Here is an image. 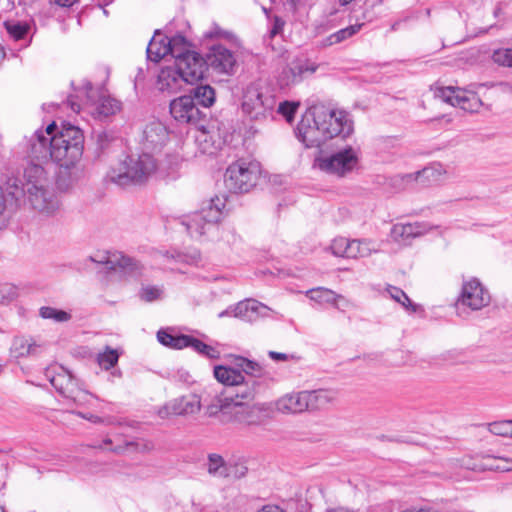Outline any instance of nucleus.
Here are the masks:
<instances>
[{
  "instance_id": "nucleus-1",
  "label": "nucleus",
  "mask_w": 512,
  "mask_h": 512,
  "mask_svg": "<svg viewBox=\"0 0 512 512\" xmlns=\"http://www.w3.org/2000/svg\"><path fill=\"white\" fill-rule=\"evenodd\" d=\"M83 132L71 124H63L59 130L53 122L45 129H38L30 138L29 155L40 162L49 159L59 165H74L82 157Z\"/></svg>"
},
{
  "instance_id": "nucleus-2",
  "label": "nucleus",
  "mask_w": 512,
  "mask_h": 512,
  "mask_svg": "<svg viewBox=\"0 0 512 512\" xmlns=\"http://www.w3.org/2000/svg\"><path fill=\"white\" fill-rule=\"evenodd\" d=\"M354 132L351 115L323 104L308 108L296 128V137L306 148H319L334 137L343 139Z\"/></svg>"
},
{
  "instance_id": "nucleus-3",
  "label": "nucleus",
  "mask_w": 512,
  "mask_h": 512,
  "mask_svg": "<svg viewBox=\"0 0 512 512\" xmlns=\"http://www.w3.org/2000/svg\"><path fill=\"white\" fill-rule=\"evenodd\" d=\"M207 410L211 416L220 413L224 422L242 426H257L270 416L272 405L269 403L233 402L232 398H214Z\"/></svg>"
},
{
  "instance_id": "nucleus-4",
  "label": "nucleus",
  "mask_w": 512,
  "mask_h": 512,
  "mask_svg": "<svg viewBox=\"0 0 512 512\" xmlns=\"http://www.w3.org/2000/svg\"><path fill=\"white\" fill-rule=\"evenodd\" d=\"M157 170V162L149 152L127 157L117 168H112L109 178L112 182L125 186L146 182Z\"/></svg>"
},
{
  "instance_id": "nucleus-5",
  "label": "nucleus",
  "mask_w": 512,
  "mask_h": 512,
  "mask_svg": "<svg viewBox=\"0 0 512 512\" xmlns=\"http://www.w3.org/2000/svg\"><path fill=\"white\" fill-rule=\"evenodd\" d=\"M358 165L359 151L352 146H346L331 154L320 155L313 162V168L338 178L351 174Z\"/></svg>"
},
{
  "instance_id": "nucleus-6",
  "label": "nucleus",
  "mask_w": 512,
  "mask_h": 512,
  "mask_svg": "<svg viewBox=\"0 0 512 512\" xmlns=\"http://www.w3.org/2000/svg\"><path fill=\"white\" fill-rule=\"evenodd\" d=\"M276 104V98L268 88L253 83L245 89L241 106L251 120L262 121L272 115Z\"/></svg>"
},
{
  "instance_id": "nucleus-7",
  "label": "nucleus",
  "mask_w": 512,
  "mask_h": 512,
  "mask_svg": "<svg viewBox=\"0 0 512 512\" xmlns=\"http://www.w3.org/2000/svg\"><path fill=\"white\" fill-rule=\"evenodd\" d=\"M260 173L257 161L239 159L227 167L224 176L225 186L233 193L249 192L256 185Z\"/></svg>"
},
{
  "instance_id": "nucleus-8",
  "label": "nucleus",
  "mask_w": 512,
  "mask_h": 512,
  "mask_svg": "<svg viewBox=\"0 0 512 512\" xmlns=\"http://www.w3.org/2000/svg\"><path fill=\"white\" fill-rule=\"evenodd\" d=\"M225 206V199L216 196L200 211L190 215L183 224L192 237L203 236L221 220Z\"/></svg>"
},
{
  "instance_id": "nucleus-9",
  "label": "nucleus",
  "mask_w": 512,
  "mask_h": 512,
  "mask_svg": "<svg viewBox=\"0 0 512 512\" xmlns=\"http://www.w3.org/2000/svg\"><path fill=\"white\" fill-rule=\"evenodd\" d=\"M435 97L439 98L445 103L467 112H477L482 106V101L479 96L472 91L464 90L455 87H439L435 90Z\"/></svg>"
},
{
  "instance_id": "nucleus-10",
  "label": "nucleus",
  "mask_w": 512,
  "mask_h": 512,
  "mask_svg": "<svg viewBox=\"0 0 512 512\" xmlns=\"http://www.w3.org/2000/svg\"><path fill=\"white\" fill-rule=\"evenodd\" d=\"M48 184L47 173L43 166L40 164L30 163L24 169L23 182L21 183V186L18 184L17 179H13L7 182V189L9 190L10 195L15 199H18L24 193L32 191L34 189L32 186L41 188Z\"/></svg>"
},
{
  "instance_id": "nucleus-11",
  "label": "nucleus",
  "mask_w": 512,
  "mask_h": 512,
  "mask_svg": "<svg viewBox=\"0 0 512 512\" xmlns=\"http://www.w3.org/2000/svg\"><path fill=\"white\" fill-rule=\"evenodd\" d=\"M490 301L491 297L488 290L477 279L473 278L463 283L456 307L458 310L469 308L472 311H477L488 306Z\"/></svg>"
},
{
  "instance_id": "nucleus-12",
  "label": "nucleus",
  "mask_w": 512,
  "mask_h": 512,
  "mask_svg": "<svg viewBox=\"0 0 512 512\" xmlns=\"http://www.w3.org/2000/svg\"><path fill=\"white\" fill-rule=\"evenodd\" d=\"M317 68V64L307 58H295L281 70L278 83L281 87L300 83L307 76L314 74Z\"/></svg>"
},
{
  "instance_id": "nucleus-13",
  "label": "nucleus",
  "mask_w": 512,
  "mask_h": 512,
  "mask_svg": "<svg viewBox=\"0 0 512 512\" xmlns=\"http://www.w3.org/2000/svg\"><path fill=\"white\" fill-rule=\"evenodd\" d=\"M170 114L181 124H196L203 116L191 95H183L172 100Z\"/></svg>"
},
{
  "instance_id": "nucleus-14",
  "label": "nucleus",
  "mask_w": 512,
  "mask_h": 512,
  "mask_svg": "<svg viewBox=\"0 0 512 512\" xmlns=\"http://www.w3.org/2000/svg\"><path fill=\"white\" fill-rule=\"evenodd\" d=\"M27 192L28 200L33 208L47 216H53L60 210V201L55 193L47 186Z\"/></svg>"
},
{
  "instance_id": "nucleus-15",
  "label": "nucleus",
  "mask_w": 512,
  "mask_h": 512,
  "mask_svg": "<svg viewBox=\"0 0 512 512\" xmlns=\"http://www.w3.org/2000/svg\"><path fill=\"white\" fill-rule=\"evenodd\" d=\"M201 409V400L196 394H189L166 403L158 410L161 418L170 416L191 415L199 412Z\"/></svg>"
},
{
  "instance_id": "nucleus-16",
  "label": "nucleus",
  "mask_w": 512,
  "mask_h": 512,
  "mask_svg": "<svg viewBox=\"0 0 512 512\" xmlns=\"http://www.w3.org/2000/svg\"><path fill=\"white\" fill-rule=\"evenodd\" d=\"M175 67L185 79L186 84H194L203 78L206 62L196 52L186 53L175 61Z\"/></svg>"
},
{
  "instance_id": "nucleus-17",
  "label": "nucleus",
  "mask_w": 512,
  "mask_h": 512,
  "mask_svg": "<svg viewBox=\"0 0 512 512\" xmlns=\"http://www.w3.org/2000/svg\"><path fill=\"white\" fill-rule=\"evenodd\" d=\"M270 404L272 410L282 414H302L307 412L306 390L286 393Z\"/></svg>"
},
{
  "instance_id": "nucleus-18",
  "label": "nucleus",
  "mask_w": 512,
  "mask_h": 512,
  "mask_svg": "<svg viewBox=\"0 0 512 512\" xmlns=\"http://www.w3.org/2000/svg\"><path fill=\"white\" fill-rule=\"evenodd\" d=\"M432 230L426 222L397 223L391 228L392 239L399 243H406L414 238L423 236Z\"/></svg>"
},
{
  "instance_id": "nucleus-19",
  "label": "nucleus",
  "mask_w": 512,
  "mask_h": 512,
  "mask_svg": "<svg viewBox=\"0 0 512 512\" xmlns=\"http://www.w3.org/2000/svg\"><path fill=\"white\" fill-rule=\"evenodd\" d=\"M45 376L51 385L65 398L72 394L79 382L63 367H49L45 370Z\"/></svg>"
},
{
  "instance_id": "nucleus-20",
  "label": "nucleus",
  "mask_w": 512,
  "mask_h": 512,
  "mask_svg": "<svg viewBox=\"0 0 512 512\" xmlns=\"http://www.w3.org/2000/svg\"><path fill=\"white\" fill-rule=\"evenodd\" d=\"M258 383L253 378L243 377V381L239 384H235L233 388H230L215 398H232L233 402L251 403L257 393Z\"/></svg>"
},
{
  "instance_id": "nucleus-21",
  "label": "nucleus",
  "mask_w": 512,
  "mask_h": 512,
  "mask_svg": "<svg viewBox=\"0 0 512 512\" xmlns=\"http://www.w3.org/2000/svg\"><path fill=\"white\" fill-rule=\"evenodd\" d=\"M167 139L168 132L164 124L160 121H152L143 130V149L146 152L159 149L166 143Z\"/></svg>"
},
{
  "instance_id": "nucleus-22",
  "label": "nucleus",
  "mask_w": 512,
  "mask_h": 512,
  "mask_svg": "<svg viewBox=\"0 0 512 512\" xmlns=\"http://www.w3.org/2000/svg\"><path fill=\"white\" fill-rule=\"evenodd\" d=\"M209 65L219 73L230 74L236 63L234 54L222 45H215L208 54Z\"/></svg>"
},
{
  "instance_id": "nucleus-23",
  "label": "nucleus",
  "mask_w": 512,
  "mask_h": 512,
  "mask_svg": "<svg viewBox=\"0 0 512 512\" xmlns=\"http://www.w3.org/2000/svg\"><path fill=\"white\" fill-rule=\"evenodd\" d=\"M338 398L335 389L306 390L307 412H317L327 409Z\"/></svg>"
},
{
  "instance_id": "nucleus-24",
  "label": "nucleus",
  "mask_w": 512,
  "mask_h": 512,
  "mask_svg": "<svg viewBox=\"0 0 512 512\" xmlns=\"http://www.w3.org/2000/svg\"><path fill=\"white\" fill-rule=\"evenodd\" d=\"M185 84V79L181 76L175 66L162 68L158 74L156 82L157 88L161 92H166L168 94L180 91L183 89Z\"/></svg>"
},
{
  "instance_id": "nucleus-25",
  "label": "nucleus",
  "mask_w": 512,
  "mask_h": 512,
  "mask_svg": "<svg viewBox=\"0 0 512 512\" xmlns=\"http://www.w3.org/2000/svg\"><path fill=\"white\" fill-rule=\"evenodd\" d=\"M103 262L110 269H121L124 272L136 276L140 274L142 266L135 259L124 255L122 252L114 251L108 252Z\"/></svg>"
},
{
  "instance_id": "nucleus-26",
  "label": "nucleus",
  "mask_w": 512,
  "mask_h": 512,
  "mask_svg": "<svg viewBox=\"0 0 512 512\" xmlns=\"http://www.w3.org/2000/svg\"><path fill=\"white\" fill-rule=\"evenodd\" d=\"M306 296L319 304H331L337 309H344L350 306V301L344 296L324 287L310 289L306 291Z\"/></svg>"
},
{
  "instance_id": "nucleus-27",
  "label": "nucleus",
  "mask_w": 512,
  "mask_h": 512,
  "mask_svg": "<svg viewBox=\"0 0 512 512\" xmlns=\"http://www.w3.org/2000/svg\"><path fill=\"white\" fill-rule=\"evenodd\" d=\"M75 165H60L56 179V187L59 191H71L83 178V170Z\"/></svg>"
},
{
  "instance_id": "nucleus-28",
  "label": "nucleus",
  "mask_w": 512,
  "mask_h": 512,
  "mask_svg": "<svg viewBox=\"0 0 512 512\" xmlns=\"http://www.w3.org/2000/svg\"><path fill=\"white\" fill-rule=\"evenodd\" d=\"M43 350L42 345L37 344L31 338L16 337L10 348L11 357L20 359L23 357L36 356Z\"/></svg>"
},
{
  "instance_id": "nucleus-29",
  "label": "nucleus",
  "mask_w": 512,
  "mask_h": 512,
  "mask_svg": "<svg viewBox=\"0 0 512 512\" xmlns=\"http://www.w3.org/2000/svg\"><path fill=\"white\" fill-rule=\"evenodd\" d=\"M171 52L168 37L161 33H155L147 46V57L149 60L158 62Z\"/></svg>"
},
{
  "instance_id": "nucleus-30",
  "label": "nucleus",
  "mask_w": 512,
  "mask_h": 512,
  "mask_svg": "<svg viewBox=\"0 0 512 512\" xmlns=\"http://www.w3.org/2000/svg\"><path fill=\"white\" fill-rule=\"evenodd\" d=\"M112 440L110 438H106L103 441V445H100L99 448L110 450L114 453L121 454L126 450H133L138 452H149L153 450L154 444L151 441L140 440V441H127L124 445H117L112 447Z\"/></svg>"
},
{
  "instance_id": "nucleus-31",
  "label": "nucleus",
  "mask_w": 512,
  "mask_h": 512,
  "mask_svg": "<svg viewBox=\"0 0 512 512\" xmlns=\"http://www.w3.org/2000/svg\"><path fill=\"white\" fill-rule=\"evenodd\" d=\"M213 373L219 383L230 388H233L235 384L241 383L244 377L239 369L225 365L215 366Z\"/></svg>"
},
{
  "instance_id": "nucleus-32",
  "label": "nucleus",
  "mask_w": 512,
  "mask_h": 512,
  "mask_svg": "<svg viewBox=\"0 0 512 512\" xmlns=\"http://www.w3.org/2000/svg\"><path fill=\"white\" fill-rule=\"evenodd\" d=\"M121 109V104L110 96H101L91 107V113L97 118L109 117Z\"/></svg>"
},
{
  "instance_id": "nucleus-33",
  "label": "nucleus",
  "mask_w": 512,
  "mask_h": 512,
  "mask_svg": "<svg viewBox=\"0 0 512 512\" xmlns=\"http://www.w3.org/2000/svg\"><path fill=\"white\" fill-rule=\"evenodd\" d=\"M227 465L228 462L216 453L209 454L205 464L208 474L218 479H227Z\"/></svg>"
},
{
  "instance_id": "nucleus-34",
  "label": "nucleus",
  "mask_w": 512,
  "mask_h": 512,
  "mask_svg": "<svg viewBox=\"0 0 512 512\" xmlns=\"http://www.w3.org/2000/svg\"><path fill=\"white\" fill-rule=\"evenodd\" d=\"M378 251V247L372 240H351L350 256L349 258L356 259L360 257H368L372 253Z\"/></svg>"
},
{
  "instance_id": "nucleus-35",
  "label": "nucleus",
  "mask_w": 512,
  "mask_h": 512,
  "mask_svg": "<svg viewBox=\"0 0 512 512\" xmlns=\"http://www.w3.org/2000/svg\"><path fill=\"white\" fill-rule=\"evenodd\" d=\"M190 337L188 335H173L167 331L160 330L157 333L158 341L169 348L183 349L189 346Z\"/></svg>"
},
{
  "instance_id": "nucleus-36",
  "label": "nucleus",
  "mask_w": 512,
  "mask_h": 512,
  "mask_svg": "<svg viewBox=\"0 0 512 512\" xmlns=\"http://www.w3.org/2000/svg\"><path fill=\"white\" fill-rule=\"evenodd\" d=\"M234 317L243 320H250V313H258L260 309L266 308L263 304L256 300L240 301L236 305L232 306Z\"/></svg>"
},
{
  "instance_id": "nucleus-37",
  "label": "nucleus",
  "mask_w": 512,
  "mask_h": 512,
  "mask_svg": "<svg viewBox=\"0 0 512 512\" xmlns=\"http://www.w3.org/2000/svg\"><path fill=\"white\" fill-rule=\"evenodd\" d=\"M190 95L194 102L197 101V106L208 108L215 102V91L210 85H199L191 91Z\"/></svg>"
},
{
  "instance_id": "nucleus-38",
  "label": "nucleus",
  "mask_w": 512,
  "mask_h": 512,
  "mask_svg": "<svg viewBox=\"0 0 512 512\" xmlns=\"http://www.w3.org/2000/svg\"><path fill=\"white\" fill-rule=\"evenodd\" d=\"M433 174L434 173L431 168H424V169L414 172V173L397 175L394 177L393 182H394V185H397L400 188H404L406 185H408L412 182L424 183L425 181L423 179H428Z\"/></svg>"
},
{
  "instance_id": "nucleus-39",
  "label": "nucleus",
  "mask_w": 512,
  "mask_h": 512,
  "mask_svg": "<svg viewBox=\"0 0 512 512\" xmlns=\"http://www.w3.org/2000/svg\"><path fill=\"white\" fill-rule=\"evenodd\" d=\"M168 41L169 48L171 47V52L169 53L175 58V61L180 57L185 56L186 53H194V51L190 50V43L183 35L177 34L172 37H168Z\"/></svg>"
},
{
  "instance_id": "nucleus-40",
  "label": "nucleus",
  "mask_w": 512,
  "mask_h": 512,
  "mask_svg": "<svg viewBox=\"0 0 512 512\" xmlns=\"http://www.w3.org/2000/svg\"><path fill=\"white\" fill-rule=\"evenodd\" d=\"M236 366L241 371V373L244 372L248 376L247 378L254 379V377L261 376L263 372V369L259 363L243 357L237 358Z\"/></svg>"
},
{
  "instance_id": "nucleus-41",
  "label": "nucleus",
  "mask_w": 512,
  "mask_h": 512,
  "mask_svg": "<svg viewBox=\"0 0 512 512\" xmlns=\"http://www.w3.org/2000/svg\"><path fill=\"white\" fill-rule=\"evenodd\" d=\"M39 315L43 319H50L58 323L68 322L71 319L70 313L50 306L41 307Z\"/></svg>"
},
{
  "instance_id": "nucleus-42",
  "label": "nucleus",
  "mask_w": 512,
  "mask_h": 512,
  "mask_svg": "<svg viewBox=\"0 0 512 512\" xmlns=\"http://www.w3.org/2000/svg\"><path fill=\"white\" fill-rule=\"evenodd\" d=\"M361 27H362V24L351 25L349 27H346L344 29H341V30L331 34L326 39V45L337 44V43H340V42L350 38L351 36L356 34L361 29Z\"/></svg>"
},
{
  "instance_id": "nucleus-43",
  "label": "nucleus",
  "mask_w": 512,
  "mask_h": 512,
  "mask_svg": "<svg viewBox=\"0 0 512 512\" xmlns=\"http://www.w3.org/2000/svg\"><path fill=\"white\" fill-rule=\"evenodd\" d=\"M119 354L117 350L106 347L102 353L97 356V362L101 368L109 370L118 363Z\"/></svg>"
},
{
  "instance_id": "nucleus-44",
  "label": "nucleus",
  "mask_w": 512,
  "mask_h": 512,
  "mask_svg": "<svg viewBox=\"0 0 512 512\" xmlns=\"http://www.w3.org/2000/svg\"><path fill=\"white\" fill-rule=\"evenodd\" d=\"M190 340L191 341H190L188 347H191L196 352H198L210 359L219 358L220 352L215 347L207 345L204 342H202L201 340L194 338L192 336L190 337Z\"/></svg>"
},
{
  "instance_id": "nucleus-45",
  "label": "nucleus",
  "mask_w": 512,
  "mask_h": 512,
  "mask_svg": "<svg viewBox=\"0 0 512 512\" xmlns=\"http://www.w3.org/2000/svg\"><path fill=\"white\" fill-rule=\"evenodd\" d=\"M350 247L351 240L345 237H337L335 238L331 245L330 249L333 255L337 257L349 258L350 256Z\"/></svg>"
},
{
  "instance_id": "nucleus-46",
  "label": "nucleus",
  "mask_w": 512,
  "mask_h": 512,
  "mask_svg": "<svg viewBox=\"0 0 512 512\" xmlns=\"http://www.w3.org/2000/svg\"><path fill=\"white\" fill-rule=\"evenodd\" d=\"M488 430L494 435L512 438V420L492 422L488 424Z\"/></svg>"
},
{
  "instance_id": "nucleus-47",
  "label": "nucleus",
  "mask_w": 512,
  "mask_h": 512,
  "mask_svg": "<svg viewBox=\"0 0 512 512\" xmlns=\"http://www.w3.org/2000/svg\"><path fill=\"white\" fill-rule=\"evenodd\" d=\"M95 396L83 389L80 384H78L74 389L71 395L67 397L77 406H87L90 404V401Z\"/></svg>"
},
{
  "instance_id": "nucleus-48",
  "label": "nucleus",
  "mask_w": 512,
  "mask_h": 512,
  "mask_svg": "<svg viewBox=\"0 0 512 512\" xmlns=\"http://www.w3.org/2000/svg\"><path fill=\"white\" fill-rule=\"evenodd\" d=\"M299 106L300 103L298 101H283L279 103L277 112L282 115L287 122H292Z\"/></svg>"
},
{
  "instance_id": "nucleus-49",
  "label": "nucleus",
  "mask_w": 512,
  "mask_h": 512,
  "mask_svg": "<svg viewBox=\"0 0 512 512\" xmlns=\"http://www.w3.org/2000/svg\"><path fill=\"white\" fill-rule=\"evenodd\" d=\"M208 138L209 135L205 129L199 130L195 136V140L203 154H213L215 152L214 144Z\"/></svg>"
},
{
  "instance_id": "nucleus-50",
  "label": "nucleus",
  "mask_w": 512,
  "mask_h": 512,
  "mask_svg": "<svg viewBox=\"0 0 512 512\" xmlns=\"http://www.w3.org/2000/svg\"><path fill=\"white\" fill-rule=\"evenodd\" d=\"M247 473V467L242 462L228 461L227 479H240Z\"/></svg>"
},
{
  "instance_id": "nucleus-51",
  "label": "nucleus",
  "mask_w": 512,
  "mask_h": 512,
  "mask_svg": "<svg viewBox=\"0 0 512 512\" xmlns=\"http://www.w3.org/2000/svg\"><path fill=\"white\" fill-rule=\"evenodd\" d=\"M495 63L512 67V48H501L495 50L492 56Z\"/></svg>"
},
{
  "instance_id": "nucleus-52",
  "label": "nucleus",
  "mask_w": 512,
  "mask_h": 512,
  "mask_svg": "<svg viewBox=\"0 0 512 512\" xmlns=\"http://www.w3.org/2000/svg\"><path fill=\"white\" fill-rule=\"evenodd\" d=\"M5 27L8 31V33L15 39L20 40L24 38V36L28 32V26L26 24L22 23H12V22H6Z\"/></svg>"
},
{
  "instance_id": "nucleus-53",
  "label": "nucleus",
  "mask_w": 512,
  "mask_h": 512,
  "mask_svg": "<svg viewBox=\"0 0 512 512\" xmlns=\"http://www.w3.org/2000/svg\"><path fill=\"white\" fill-rule=\"evenodd\" d=\"M162 295V289L157 286H145L140 291V298L146 302L157 300Z\"/></svg>"
},
{
  "instance_id": "nucleus-54",
  "label": "nucleus",
  "mask_w": 512,
  "mask_h": 512,
  "mask_svg": "<svg viewBox=\"0 0 512 512\" xmlns=\"http://www.w3.org/2000/svg\"><path fill=\"white\" fill-rule=\"evenodd\" d=\"M17 296V289L9 283L0 284V303L13 300Z\"/></svg>"
},
{
  "instance_id": "nucleus-55",
  "label": "nucleus",
  "mask_w": 512,
  "mask_h": 512,
  "mask_svg": "<svg viewBox=\"0 0 512 512\" xmlns=\"http://www.w3.org/2000/svg\"><path fill=\"white\" fill-rule=\"evenodd\" d=\"M496 464L493 468L499 471H510L512 470V458L498 457L495 459Z\"/></svg>"
},
{
  "instance_id": "nucleus-56",
  "label": "nucleus",
  "mask_w": 512,
  "mask_h": 512,
  "mask_svg": "<svg viewBox=\"0 0 512 512\" xmlns=\"http://www.w3.org/2000/svg\"><path fill=\"white\" fill-rule=\"evenodd\" d=\"M74 414H76L77 416L91 422V423H94V424H102V423H108L110 424L111 422L110 421H106L104 418L102 417H99L95 414H91V413H83V412H73Z\"/></svg>"
},
{
  "instance_id": "nucleus-57",
  "label": "nucleus",
  "mask_w": 512,
  "mask_h": 512,
  "mask_svg": "<svg viewBox=\"0 0 512 512\" xmlns=\"http://www.w3.org/2000/svg\"><path fill=\"white\" fill-rule=\"evenodd\" d=\"M387 292L389 293L390 297L398 303L402 301V299H407V294L400 288L389 286L387 288Z\"/></svg>"
},
{
  "instance_id": "nucleus-58",
  "label": "nucleus",
  "mask_w": 512,
  "mask_h": 512,
  "mask_svg": "<svg viewBox=\"0 0 512 512\" xmlns=\"http://www.w3.org/2000/svg\"><path fill=\"white\" fill-rule=\"evenodd\" d=\"M269 356L271 359L275 361H286L288 359V355L284 353H279L275 351H270Z\"/></svg>"
},
{
  "instance_id": "nucleus-59",
  "label": "nucleus",
  "mask_w": 512,
  "mask_h": 512,
  "mask_svg": "<svg viewBox=\"0 0 512 512\" xmlns=\"http://www.w3.org/2000/svg\"><path fill=\"white\" fill-rule=\"evenodd\" d=\"M405 309L415 312L416 311V305L412 303L410 298L407 296V299H402V301L399 302Z\"/></svg>"
},
{
  "instance_id": "nucleus-60",
  "label": "nucleus",
  "mask_w": 512,
  "mask_h": 512,
  "mask_svg": "<svg viewBox=\"0 0 512 512\" xmlns=\"http://www.w3.org/2000/svg\"><path fill=\"white\" fill-rule=\"evenodd\" d=\"M405 309L415 312L416 311V305L412 303L410 298L407 296V299H402V301L399 302Z\"/></svg>"
},
{
  "instance_id": "nucleus-61",
  "label": "nucleus",
  "mask_w": 512,
  "mask_h": 512,
  "mask_svg": "<svg viewBox=\"0 0 512 512\" xmlns=\"http://www.w3.org/2000/svg\"><path fill=\"white\" fill-rule=\"evenodd\" d=\"M257 512H284L280 507L275 505H266L263 506L260 510Z\"/></svg>"
},
{
  "instance_id": "nucleus-62",
  "label": "nucleus",
  "mask_w": 512,
  "mask_h": 512,
  "mask_svg": "<svg viewBox=\"0 0 512 512\" xmlns=\"http://www.w3.org/2000/svg\"><path fill=\"white\" fill-rule=\"evenodd\" d=\"M325 512H354V510L345 506H334L327 508Z\"/></svg>"
},
{
  "instance_id": "nucleus-63",
  "label": "nucleus",
  "mask_w": 512,
  "mask_h": 512,
  "mask_svg": "<svg viewBox=\"0 0 512 512\" xmlns=\"http://www.w3.org/2000/svg\"><path fill=\"white\" fill-rule=\"evenodd\" d=\"M77 0H55V3L60 7H71Z\"/></svg>"
},
{
  "instance_id": "nucleus-64",
  "label": "nucleus",
  "mask_w": 512,
  "mask_h": 512,
  "mask_svg": "<svg viewBox=\"0 0 512 512\" xmlns=\"http://www.w3.org/2000/svg\"><path fill=\"white\" fill-rule=\"evenodd\" d=\"M205 35H206V37L213 38V37L222 36L223 32L219 29V27H215L214 30L207 32Z\"/></svg>"
}]
</instances>
